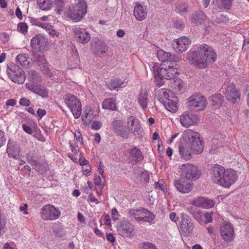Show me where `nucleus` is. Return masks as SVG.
Instances as JSON below:
<instances>
[{
	"mask_svg": "<svg viewBox=\"0 0 249 249\" xmlns=\"http://www.w3.org/2000/svg\"><path fill=\"white\" fill-rule=\"evenodd\" d=\"M216 53L213 49L207 44L200 45L197 50L189 51L187 53V59L197 68L204 69L208 62L215 61Z\"/></svg>",
	"mask_w": 249,
	"mask_h": 249,
	"instance_id": "obj_1",
	"label": "nucleus"
},
{
	"mask_svg": "<svg viewBox=\"0 0 249 249\" xmlns=\"http://www.w3.org/2000/svg\"><path fill=\"white\" fill-rule=\"evenodd\" d=\"M235 171L231 169H225L220 165H215L213 168V181L225 188H229L237 179Z\"/></svg>",
	"mask_w": 249,
	"mask_h": 249,
	"instance_id": "obj_2",
	"label": "nucleus"
},
{
	"mask_svg": "<svg viewBox=\"0 0 249 249\" xmlns=\"http://www.w3.org/2000/svg\"><path fill=\"white\" fill-rule=\"evenodd\" d=\"M183 141L187 143L194 154H200L203 150V145L200 139V135L191 129L184 131L182 135Z\"/></svg>",
	"mask_w": 249,
	"mask_h": 249,
	"instance_id": "obj_3",
	"label": "nucleus"
},
{
	"mask_svg": "<svg viewBox=\"0 0 249 249\" xmlns=\"http://www.w3.org/2000/svg\"><path fill=\"white\" fill-rule=\"evenodd\" d=\"M153 71L156 79L165 78L169 80L174 78L178 74V70L174 63L165 65V62L160 66L155 64L153 66Z\"/></svg>",
	"mask_w": 249,
	"mask_h": 249,
	"instance_id": "obj_4",
	"label": "nucleus"
},
{
	"mask_svg": "<svg viewBox=\"0 0 249 249\" xmlns=\"http://www.w3.org/2000/svg\"><path fill=\"white\" fill-rule=\"evenodd\" d=\"M6 72L9 78L15 83L21 84L25 81L24 71L20 67L12 62L7 64Z\"/></svg>",
	"mask_w": 249,
	"mask_h": 249,
	"instance_id": "obj_5",
	"label": "nucleus"
},
{
	"mask_svg": "<svg viewBox=\"0 0 249 249\" xmlns=\"http://www.w3.org/2000/svg\"><path fill=\"white\" fill-rule=\"evenodd\" d=\"M64 101L74 118H79L82 111V105L79 99L72 94H67L64 96Z\"/></svg>",
	"mask_w": 249,
	"mask_h": 249,
	"instance_id": "obj_6",
	"label": "nucleus"
},
{
	"mask_svg": "<svg viewBox=\"0 0 249 249\" xmlns=\"http://www.w3.org/2000/svg\"><path fill=\"white\" fill-rule=\"evenodd\" d=\"M87 13V4L84 0H79V2L70 6L68 16L71 19L78 21Z\"/></svg>",
	"mask_w": 249,
	"mask_h": 249,
	"instance_id": "obj_7",
	"label": "nucleus"
},
{
	"mask_svg": "<svg viewBox=\"0 0 249 249\" xmlns=\"http://www.w3.org/2000/svg\"><path fill=\"white\" fill-rule=\"evenodd\" d=\"M60 214L61 212L51 204L43 206L40 212V217L44 220H55L60 217Z\"/></svg>",
	"mask_w": 249,
	"mask_h": 249,
	"instance_id": "obj_8",
	"label": "nucleus"
},
{
	"mask_svg": "<svg viewBox=\"0 0 249 249\" xmlns=\"http://www.w3.org/2000/svg\"><path fill=\"white\" fill-rule=\"evenodd\" d=\"M207 104L206 99L199 94H194L190 97L188 106L190 109L198 111L204 110Z\"/></svg>",
	"mask_w": 249,
	"mask_h": 249,
	"instance_id": "obj_9",
	"label": "nucleus"
},
{
	"mask_svg": "<svg viewBox=\"0 0 249 249\" xmlns=\"http://www.w3.org/2000/svg\"><path fill=\"white\" fill-rule=\"evenodd\" d=\"M181 176L188 179H197L199 176L196 166L191 164H183L179 167Z\"/></svg>",
	"mask_w": 249,
	"mask_h": 249,
	"instance_id": "obj_10",
	"label": "nucleus"
},
{
	"mask_svg": "<svg viewBox=\"0 0 249 249\" xmlns=\"http://www.w3.org/2000/svg\"><path fill=\"white\" fill-rule=\"evenodd\" d=\"M72 31L76 41L78 43L86 44L90 41V35L85 28L74 27L72 28Z\"/></svg>",
	"mask_w": 249,
	"mask_h": 249,
	"instance_id": "obj_11",
	"label": "nucleus"
},
{
	"mask_svg": "<svg viewBox=\"0 0 249 249\" xmlns=\"http://www.w3.org/2000/svg\"><path fill=\"white\" fill-rule=\"evenodd\" d=\"M191 43L190 40L186 36H182L173 41L172 46L177 53H182L186 51Z\"/></svg>",
	"mask_w": 249,
	"mask_h": 249,
	"instance_id": "obj_12",
	"label": "nucleus"
},
{
	"mask_svg": "<svg viewBox=\"0 0 249 249\" xmlns=\"http://www.w3.org/2000/svg\"><path fill=\"white\" fill-rule=\"evenodd\" d=\"M225 89L224 93L227 100L234 104L240 99V93L234 85L230 84Z\"/></svg>",
	"mask_w": 249,
	"mask_h": 249,
	"instance_id": "obj_13",
	"label": "nucleus"
},
{
	"mask_svg": "<svg viewBox=\"0 0 249 249\" xmlns=\"http://www.w3.org/2000/svg\"><path fill=\"white\" fill-rule=\"evenodd\" d=\"M181 220L180 224L181 231L186 235L193 232L194 228V225L191 218L187 215L182 213Z\"/></svg>",
	"mask_w": 249,
	"mask_h": 249,
	"instance_id": "obj_14",
	"label": "nucleus"
},
{
	"mask_svg": "<svg viewBox=\"0 0 249 249\" xmlns=\"http://www.w3.org/2000/svg\"><path fill=\"white\" fill-rule=\"evenodd\" d=\"M118 233L124 237H131L135 235L133 226L129 222H121L117 228Z\"/></svg>",
	"mask_w": 249,
	"mask_h": 249,
	"instance_id": "obj_15",
	"label": "nucleus"
},
{
	"mask_svg": "<svg viewBox=\"0 0 249 249\" xmlns=\"http://www.w3.org/2000/svg\"><path fill=\"white\" fill-rule=\"evenodd\" d=\"M157 54L159 60L161 61V64L165 62V65L178 62L181 60L179 57L162 50H159Z\"/></svg>",
	"mask_w": 249,
	"mask_h": 249,
	"instance_id": "obj_16",
	"label": "nucleus"
},
{
	"mask_svg": "<svg viewBox=\"0 0 249 249\" xmlns=\"http://www.w3.org/2000/svg\"><path fill=\"white\" fill-rule=\"evenodd\" d=\"M198 120L197 116L196 114L189 111H185L180 116V123L185 127H189L194 125L197 123Z\"/></svg>",
	"mask_w": 249,
	"mask_h": 249,
	"instance_id": "obj_17",
	"label": "nucleus"
},
{
	"mask_svg": "<svg viewBox=\"0 0 249 249\" xmlns=\"http://www.w3.org/2000/svg\"><path fill=\"white\" fill-rule=\"evenodd\" d=\"M113 130L118 135L125 139L129 137V132L124 128V121L114 120L112 123Z\"/></svg>",
	"mask_w": 249,
	"mask_h": 249,
	"instance_id": "obj_18",
	"label": "nucleus"
},
{
	"mask_svg": "<svg viewBox=\"0 0 249 249\" xmlns=\"http://www.w3.org/2000/svg\"><path fill=\"white\" fill-rule=\"evenodd\" d=\"M220 234L225 241L232 240L234 236V230L231 224L230 223L224 222L220 227Z\"/></svg>",
	"mask_w": 249,
	"mask_h": 249,
	"instance_id": "obj_19",
	"label": "nucleus"
},
{
	"mask_svg": "<svg viewBox=\"0 0 249 249\" xmlns=\"http://www.w3.org/2000/svg\"><path fill=\"white\" fill-rule=\"evenodd\" d=\"M7 153L9 157L19 159L21 156L20 147L15 142L9 140L7 145Z\"/></svg>",
	"mask_w": 249,
	"mask_h": 249,
	"instance_id": "obj_20",
	"label": "nucleus"
},
{
	"mask_svg": "<svg viewBox=\"0 0 249 249\" xmlns=\"http://www.w3.org/2000/svg\"><path fill=\"white\" fill-rule=\"evenodd\" d=\"M127 127L128 132L132 133L134 135H136L139 133L141 125L137 118L134 116H130L127 119Z\"/></svg>",
	"mask_w": 249,
	"mask_h": 249,
	"instance_id": "obj_21",
	"label": "nucleus"
},
{
	"mask_svg": "<svg viewBox=\"0 0 249 249\" xmlns=\"http://www.w3.org/2000/svg\"><path fill=\"white\" fill-rule=\"evenodd\" d=\"M174 185L177 190L182 193H189L193 189L192 183L185 181L182 178L175 180Z\"/></svg>",
	"mask_w": 249,
	"mask_h": 249,
	"instance_id": "obj_22",
	"label": "nucleus"
},
{
	"mask_svg": "<svg viewBox=\"0 0 249 249\" xmlns=\"http://www.w3.org/2000/svg\"><path fill=\"white\" fill-rule=\"evenodd\" d=\"M148 11L146 6L140 3H137L134 7L133 14L139 21L144 20L147 17Z\"/></svg>",
	"mask_w": 249,
	"mask_h": 249,
	"instance_id": "obj_23",
	"label": "nucleus"
},
{
	"mask_svg": "<svg viewBox=\"0 0 249 249\" xmlns=\"http://www.w3.org/2000/svg\"><path fill=\"white\" fill-rule=\"evenodd\" d=\"M91 48L95 53L99 56L103 55L108 51L106 43L99 40L92 42Z\"/></svg>",
	"mask_w": 249,
	"mask_h": 249,
	"instance_id": "obj_24",
	"label": "nucleus"
},
{
	"mask_svg": "<svg viewBox=\"0 0 249 249\" xmlns=\"http://www.w3.org/2000/svg\"><path fill=\"white\" fill-rule=\"evenodd\" d=\"M192 204L205 209H209L214 206V203L212 200L203 197H198L194 199L192 201Z\"/></svg>",
	"mask_w": 249,
	"mask_h": 249,
	"instance_id": "obj_25",
	"label": "nucleus"
},
{
	"mask_svg": "<svg viewBox=\"0 0 249 249\" xmlns=\"http://www.w3.org/2000/svg\"><path fill=\"white\" fill-rule=\"evenodd\" d=\"M46 39L40 34L36 36L31 40V46L36 49L38 47L40 50L44 49L46 45Z\"/></svg>",
	"mask_w": 249,
	"mask_h": 249,
	"instance_id": "obj_26",
	"label": "nucleus"
},
{
	"mask_svg": "<svg viewBox=\"0 0 249 249\" xmlns=\"http://www.w3.org/2000/svg\"><path fill=\"white\" fill-rule=\"evenodd\" d=\"M178 98L175 96L172 95L168 99L165 100L163 105L169 111L175 112L178 109Z\"/></svg>",
	"mask_w": 249,
	"mask_h": 249,
	"instance_id": "obj_27",
	"label": "nucleus"
},
{
	"mask_svg": "<svg viewBox=\"0 0 249 249\" xmlns=\"http://www.w3.org/2000/svg\"><path fill=\"white\" fill-rule=\"evenodd\" d=\"M175 11L181 15L187 14L189 13L187 3L184 0L178 1L175 3Z\"/></svg>",
	"mask_w": 249,
	"mask_h": 249,
	"instance_id": "obj_28",
	"label": "nucleus"
},
{
	"mask_svg": "<svg viewBox=\"0 0 249 249\" xmlns=\"http://www.w3.org/2000/svg\"><path fill=\"white\" fill-rule=\"evenodd\" d=\"M138 102L143 109H146L148 103V96L146 91H141L138 95Z\"/></svg>",
	"mask_w": 249,
	"mask_h": 249,
	"instance_id": "obj_29",
	"label": "nucleus"
},
{
	"mask_svg": "<svg viewBox=\"0 0 249 249\" xmlns=\"http://www.w3.org/2000/svg\"><path fill=\"white\" fill-rule=\"evenodd\" d=\"M142 208L141 209H132L129 210L128 212L129 216L132 219H134L140 224H142Z\"/></svg>",
	"mask_w": 249,
	"mask_h": 249,
	"instance_id": "obj_30",
	"label": "nucleus"
},
{
	"mask_svg": "<svg viewBox=\"0 0 249 249\" xmlns=\"http://www.w3.org/2000/svg\"><path fill=\"white\" fill-rule=\"evenodd\" d=\"M172 95H173V93L170 90L166 89H161L158 90L157 99L163 104L165 100L168 99Z\"/></svg>",
	"mask_w": 249,
	"mask_h": 249,
	"instance_id": "obj_31",
	"label": "nucleus"
},
{
	"mask_svg": "<svg viewBox=\"0 0 249 249\" xmlns=\"http://www.w3.org/2000/svg\"><path fill=\"white\" fill-rule=\"evenodd\" d=\"M206 19V16L201 11L195 12L191 16V21L197 25L201 24Z\"/></svg>",
	"mask_w": 249,
	"mask_h": 249,
	"instance_id": "obj_32",
	"label": "nucleus"
},
{
	"mask_svg": "<svg viewBox=\"0 0 249 249\" xmlns=\"http://www.w3.org/2000/svg\"><path fill=\"white\" fill-rule=\"evenodd\" d=\"M179 152L181 156L185 160H189L191 157L192 150L187 143L181 144L179 147Z\"/></svg>",
	"mask_w": 249,
	"mask_h": 249,
	"instance_id": "obj_33",
	"label": "nucleus"
},
{
	"mask_svg": "<svg viewBox=\"0 0 249 249\" xmlns=\"http://www.w3.org/2000/svg\"><path fill=\"white\" fill-rule=\"evenodd\" d=\"M223 101L224 97L220 93L213 95L211 97V105L214 109L219 108Z\"/></svg>",
	"mask_w": 249,
	"mask_h": 249,
	"instance_id": "obj_34",
	"label": "nucleus"
},
{
	"mask_svg": "<svg viewBox=\"0 0 249 249\" xmlns=\"http://www.w3.org/2000/svg\"><path fill=\"white\" fill-rule=\"evenodd\" d=\"M102 107L106 109L115 110L117 109L116 100L112 98L105 99L102 103Z\"/></svg>",
	"mask_w": 249,
	"mask_h": 249,
	"instance_id": "obj_35",
	"label": "nucleus"
},
{
	"mask_svg": "<svg viewBox=\"0 0 249 249\" xmlns=\"http://www.w3.org/2000/svg\"><path fill=\"white\" fill-rule=\"evenodd\" d=\"M17 62L24 68L29 67L31 59L26 54L22 53L17 56Z\"/></svg>",
	"mask_w": 249,
	"mask_h": 249,
	"instance_id": "obj_36",
	"label": "nucleus"
},
{
	"mask_svg": "<svg viewBox=\"0 0 249 249\" xmlns=\"http://www.w3.org/2000/svg\"><path fill=\"white\" fill-rule=\"evenodd\" d=\"M142 212H143L142 215V224L144 222L151 223L155 218V215L152 212L145 208H142Z\"/></svg>",
	"mask_w": 249,
	"mask_h": 249,
	"instance_id": "obj_37",
	"label": "nucleus"
},
{
	"mask_svg": "<svg viewBox=\"0 0 249 249\" xmlns=\"http://www.w3.org/2000/svg\"><path fill=\"white\" fill-rule=\"evenodd\" d=\"M129 156L134 158L136 162L141 161L143 159L142 152L137 147H134L130 151Z\"/></svg>",
	"mask_w": 249,
	"mask_h": 249,
	"instance_id": "obj_38",
	"label": "nucleus"
},
{
	"mask_svg": "<svg viewBox=\"0 0 249 249\" xmlns=\"http://www.w3.org/2000/svg\"><path fill=\"white\" fill-rule=\"evenodd\" d=\"M37 3L41 9L46 11L52 7L53 1V0H37Z\"/></svg>",
	"mask_w": 249,
	"mask_h": 249,
	"instance_id": "obj_39",
	"label": "nucleus"
},
{
	"mask_svg": "<svg viewBox=\"0 0 249 249\" xmlns=\"http://www.w3.org/2000/svg\"><path fill=\"white\" fill-rule=\"evenodd\" d=\"M124 84V82L120 80H111L107 82V85L108 88L112 90L120 87Z\"/></svg>",
	"mask_w": 249,
	"mask_h": 249,
	"instance_id": "obj_40",
	"label": "nucleus"
},
{
	"mask_svg": "<svg viewBox=\"0 0 249 249\" xmlns=\"http://www.w3.org/2000/svg\"><path fill=\"white\" fill-rule=\"evenodd\" d=\"M29 76L34 83H37L41 82L40 74L34 70H30L29 71Z\"/></svg>",
	"mask_w": 249,
	"mask_h": 249,
	"instance_id": "obj_41",
	"label": "nucleus"
},
{
	"mask_svg": "<svg viewBox=\"0 0 249 249\" xmlns=\"http://www.w3.org/2000/svg\"><path fill=\"white\" fill-rule=\"evenodd\" d=\"M34 58L35 61L37 65L39 66H42L44 68L47 67L46 60L45 58L44 55H36Z\"/></svg>",
	"mask_w": 249,
	"mask_h": 249,
	"instance_id": "obj_42",
	"label": "nucleus"
},
{
	"mask_svg": "<svg viewBox=\"0 0 249 249\" xmlns=\"http://www.w3.org/2000/svg\"><path fill=\"white\" fill-rule=\"evenodd\" d=\"M191 213L193 215L194 218L199 223H201L203 222V213H201L200 211H192L191 212Z\"/></svg>",
	"mask_w": 249,
	"mask_h": 249,
	"instance_id": "obj_43",
	"label": "nucleus"
},
{
	"mask_svg": "<svg viewBox=\"0 0 249 249\" xmlns=\"http://www.w3.org/2000/svg\"><path fill=\"white\" fill-rule=\"evenodd\" d=\"M35 93L43 97H47L48 95V90L45 88L40 86H37L36 91Z\"/></svg>",
	"mask_w": 249,
	"mask_h": 249,
	"instance_id": "obj_44",
	"label": "nucleus"
},
{
	"mask_svg": "<svg viewBox=\"0 0 249 249\" xmlns=\"http://www.w3.org/2000/svg\"><path fill=\"white\" fill-rule=\"evenodd\" d=\"M184 83L181 79L178 78L174 81V87L178 91H182L184 89Z\"/></svg>",
	"mask_w": 249,
	"mask_h": 249,
	"instance_id": "obj_45",
	"label": "nucleus"
},
{
	"mask_svg": "<svg viewBox=\"0 0 249 249\" xmlns=\"http://www.w3.org/2000/svg\"><path fill=\"white\" fill-rule=\"evenodd\" d=\"M36 153L34 151H29L26 155V159L30 163H35L36 162L35 160Z\"/></svg>",
	"mask_w": 249,
	"mask_h": 249,
	"instance_id": "obj_46",
	"label": "nucleus"
},
{
	"mask_svg": "<svg viewBox=\"0 0 249 249\" xmlns=\"http://www.w3.org/2000/svg\"><path fill=\"white\" fill-rule=\"evenodd\" d=\"M54 4L56 7V10L58 12L63 10L64 7L63 0H55Z\"/></svg>",
	"mask_w": 249,
	"mask_h": 249,
	"instance_id": "obj_47",
	"label": "nucleus"
},
{
	"mask_svg": "<svg viewBox=\"0 0 249 249\" xmlns=\"http://www.w3.org/2000/svg\"><path fill=\"white\" fill-rule=\"evenodd\" d=\"M174 27L178 30H182L184 27L183 21L180 19H176L174 22Z\"/></svg>",
	"mask_w": 249,
	"mask_h": 249,
	"instance_id": "obj_48",
	"label": "nucleus"
},
{
	"mask_svg": "<svg viewBox=\"0 0 249 249\" xmlns=\"http://www.w3.org/2000/svg\"><path fill=\"white\" fill-rule=\"evenodd\" d=\"M28 27L27 24L24 22H21L18 24V29L19 31L23 34H25L27 32Z\"/></svg>",
	"mask_w": 249,
	"mask_h": 249,
	"instance_id": "obj_49",
	"label": "nucleus"
},
{
	"mask_svg": "<svg viewBox=\"0 0 249 249\" xmlns=\"http://www.w3.org/2000/svg\"><path fill=\"white\" fill-rule=\"evenodd\" d=\"M140 178L141 181L143 182L144 183H147L149 180V177L147 172H143L140 176Z\"/></svg>",
	"mask_w": 249,
	"mask_h": 249,
	"instance_id": "obj_50",
	"label": "nucleus"
},
{
	"mask_svg": "<svg viewBox=\"0 0 249 249\" xmlns=\"http://www.w3.org/2000/svg\"><path fill=\"white\" fill-rule=\"evenodd\" d=\"M82 120L86 125H89L91 121V115L89 113H86L85 116L82 117Z\"/></svg>",
	"mask_w": 249,
	"mask_h": 249,
	"instance_id": "obj_51",
	"label": "nucleus"
},
{
	"mask_svg": "<svg viewBox=\"0 0 249 249\" xmlns=\"http://www.w3.org/2000/svg\"><path fill=\"white\" fill-rule=\"evenodd\" d=\"M142 249H157L156 247L152 243L144 242L142 246Z\"/></svg>",
	"mask_w": 249,
	"mask_h": 249,
	"instance_id": "obj_52",
	"label": "nucleus"
},
{
	"mask_svg": "<svg viewBox=\"0 0 249 249\" xmlns=\"http://www.w3.org/2000/svg\"><path fill=\"white\" fill-rule=\"evenodd\" d=\"M222 5L224 8L227 9H229L231 5L232 0H221Z\"/></svg>",
	"mask_w": 249,
	"mask_h": 249,
	"instance_id": "obj_53",
	"label": "nucleus"
},
{
	"mask_svg": "<svg viewBox=\"0 0 249 249\" xmlns=\"http://www.w3.org/2000/svg\"><path fill=\"white\" fill-rule=\"evenodd\" d=\"M102 126V123L98 121H94L91 124V127L92 129L97 130L99 129Z\"/></svg>",
	"mask_w": 249,
	"mask_h": 249,
	"instance_id": "obj_54",
	"label": "nucleus"
},
{
	"mask_svg": "<svg viewBox=\"0 0 249 249\" xmlns=\"http://www.w3.org/2000/svg\"><path fill=\"white\" fill-rule=\"evenodd\" d=\"M46 31H48V33L52 36H58L59 35L58 33L56 32L53 26H52L51 25L48 27Z\"/></svg>",
	"mask_w": 249,
	"mask_h": 249,
	"instance_id": "obj_55",
	"label": "nucleus"
},
{
	"mask_svg": "<svg viewBox=\"0 0 249 249\" xmlns=\"http://www.w3.org/2000/svg\"><path fill=\"white\" fill-rule=\"evenodd\" d=\"M19 104L22 106H29L30 104V101L29 99L22 98L20 99Z\"/></svg>",
	"mask_w": 249,
	"mask_h": 249,
	"instance_id": "obj_56",
	"label": "nucleus"
},
{
	"mask_svg": "<svg viewBox=\"0 0 249 249\" xmlns=\"http://www.w3.org/2000/svg\"><path fill=\"white\" fill-rule=\"evenodd\" d=\"M111 214L113 220H116L119 219L120 215L117 210L116 208H114L112 210Z\"/></svg>",
	"mask_w": 249,
	"mask_h": 249,
	"instance_id": "obj_57",
	"label": "nucleus"
},
{
	"mask_svg": "<svg viewBox=\"0 0 249 249\" xmlns=\"http://www.w3.org/2000/svg\"><path fill=\"white\" fill-rule=\"evenodd\" d=\"M74 136L77 141H79L81 143L83 142L82 136L79 130H75L74 132Z\"/></svg>",
	"mask_w": 249,
	"mask_h": 249,
	"instance_id": "obj_58",
	"label": "nucleus"
},
{
	"mask_svg": "<svg viewBox=\"0 0 249 249\" xmlns=\"http://www.w3.org/2000/svg\"><path fill=\"white\" fill-rule=\"evenodd\" d=\"M155 187L156 188L160 189L163 192H166V186L161 184L160 182H156Z\"/></svg>",
	"mask_w": 249,
	"mask_h": 249,
	"instance_id": "obj_59",
	"label": "nucleus"
},
{
	"mask_svg": "<svg viewBox=\"0 0 249 249\" xmlns=\"http://www.w3.org/2000/svg\"><path fill=\"white\" fill-rule=\"evenodd\" d=\"M5 140L4 132L0 130V147L3 145Z\"/></svg>",
	"mask_w": 249,
	"mask_h": 249,
	"instance_id": "obj_60",
	"label": "nucleus"
},
{
	"mask_svg": "<svg viewBox=\"0 0 249 249\" xmlns=\"http://www.w3.org/2000/svg\"><path fill=\"white\" fill-rule=\"evenodd\" d=\"M203 216H204L206 219V222L209 223L212 221V213H205L204 214H203Z\"/></svg>",
	"mask_w": 249,
	"mask_h": 249,
	"instance_id": "obj_61",
	"label": "nucleus"
},
{
	"mask_svg": "<svg viewBox=\"0 0 249 249\" xmlns=\"http://www.w3.org/2000/svg\"><path fill=\"white\" fill-rule=\"evenodd\" d=\"M36 113L39 118L41 119L45 115L46 111L44 109L38 108Z\"/></svg>",
	"mask_w": 249,
	"mask_h": 249,
	"instance_id": "obj_62",
	"label": "nucleus"
},
{
	"mask_svg": "<svg viewBox=\"0 0 249 249\" xmlns=\"http://www.w3.org/2000/svg\"><path fill=\"white\" fill-rule=\"evenodd\" d=\"M83 172L85 174H88L91 171V167L89 165H86L83 166Z\"/></svg>",
	"mask_w": 249,
	"mask_h": 249,
	"instance_id": "obj_63",
	"label": "nucleus"
},
{
	"mask_svg": "<svg viewBox=\"0 0 249 249\" xmlns=\"http://www.w3.org/2000/svg\"><path fill=\"white\" fill-rule=\"evenodd\" d=\"M22 128L23 130L29 134H31L33 133V130L31 128L26 124H23Z\"/></svg>",
	"mask_w": 249,
	"mask_h": 249,
	"instance_id": "obj_64",
	"label": "nucleus"
}]
</instances>
